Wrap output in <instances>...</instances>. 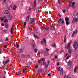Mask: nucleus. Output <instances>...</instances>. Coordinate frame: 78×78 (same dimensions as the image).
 I'll return each mask as SVG.
<instances>
[{
    "label": "nucleus",
    "mask_w": 78,
    "mask_h": 78,
    "mask_svg": "<svg viewBox=\"0 0 78 78\" xmlns=\"http://www.w3.org/2000/svg\"><path fill=\"white\" fill-rule=\"evenodd\" d=\"M71 44H72L71 42H69L68 44V46L67 47V49L69 48L68 50V51L70 55V54H71V52H72V51H71V50H70V45H71Z\"/></svg>",
    "instance_id": "nucleus-1"
},
{
    "label": "nucleus",
    "mask_w": 78,
    "mask_h": 78,
    "mask_svg": "<svg viewBox=\"0 0 78 78\" xmlns=\"http://www.w3.org/2000/svg\"><path fill=\"white\" fill-rule=\"evenodd\" d=\"M78 44L77 42H75L73 45V47L76 49H77L78 48Z\"/></svg>",
    "instance_id": "nucleus-2"
},
{
    "label": "nucleus",
    "mask_w": 78,
    "mask_h": 78,
    "mask_svg": "<svg viewBox=\"0 0 78 78\" xmlns=\"http://www.w3.org/2000/svg\"><path fill=\"white\" fill-rule=\"evenodd\" d=\"M75 2H73L72 3V2H70L69 3V7H71V6H72V8H74V7H73V6H74V5H75Z\"/></svg>",
    "instance_id": "nucleus-3"
},
{
    "label": "nucleus",
    "mask_w": 78,
    "mask_h": 78,
    "mask_svg": "<svg viewBox=\"0 0 78 78\" xmlns=\"http://www.w3.org/2000/svg\"><path fill=\"white\" fill-rule=\"evenodd\" d=\"M61 22L62 24H64V21L61 18H60L58 21V23H59Z\"/></svg>",
    "instance_id": "nucleus-4"
},
{
    "label": "nucleus",
    "mask_w": 78,
    "mask_h": 78,
    "mask_svg": "<svg viewBox=\"0 0 78 78\" xmlns=\"http://www.w3.org/2000/svg\"><path fill=\"white\" fill-rule=\"evenodd\" d=\"M77 23L78 22V19L77 18H75V17H74L73 19L72 22L73 23H75V22Z\"/></svg>",
    "instance_id": "nucleus-5"
},
{
    "label": "nucleus",
    "mask_w": 78,
    "mask_h": 78,
    "mask_svg": "<svg viewBox=\"0 0 78 78\" xmlns=\"http://www.w3.org/2000/svg\"><path fill=\"white\" fill-rule=\"evenodd\" d=\"M45 42H46V40L45 39V38H43V39L41 41V44L43 45L44 44H45Z\"/></svg>",
    "instance_id": "nucleus-6"
},
{
    "label": "nucleus",
    "mask_w": 78,
    "mask_h": 78,
    "mask_svg": "<svg viewBox=\"0 0 78 78\" xmlns=\"http://www.w3.org/2000/svg\"><path fill=\"white\" fill-rule=\"evenodd\" d=\"M9 62V60L8 59L6 60L5 62V61H3L2 63L3 64H6L7 63H8Z\"/></svg>",
    "instance_id": "nucleus-7"
},
{
    "label": "nucleus",
    "mask_w": 78,
    "mask_h": 78,
    "mask_svg": "<svg viewBox=\"0 0 78 78\" xmlns=\"http://www.w3.org/2000/svg\"><path fill=\"white\" fill-rule=\"evenodd\" d=\"M77 34V31L75 30L74 31H73V33L72 34V37H73L74 36V34Z\"/></svg>",
    "instance_id": "nucleus-8"
},
{
    "label": "nucleus",
    "mask_w": 78,
    "mask_h": 78,
    "mask_svg": "<svg viewBox=\"0 0 78 78\" xmlns=\"http://www.w3.org/2000/svg\"><path fill=\"white\" fill-rule=\"evenodd\" d=\"M36 1L35 0L34 2V10H36Z\"/></svg>",
    "instance_id": "nucleus-9"
},
{
    "label": "nucleus",
    "mask_w": 78,
    "mask_h": 78,
    "mask_svg": "<svg viewBox=\"0 0 78 78\" xmlns=\"http://www.w3.org/2000/svg\"><path fill=\"white\" fill-rule=\"evenodd\" d=\"M31 23L32 25H34L35 24L34 23V19H32L31 20Z\"/></svg>",
    "instance_id": "nucleus-10"
},
{
    "label": "nucleus",
    "mask_w": 78,
    "mask_h": 78,
    "mask_svg": "<svg viewBox=\"0 0 78 78\" xmlns=\"http://www.w3.org/2000/svg\"><path fill=\"white\" fill-rule=\"evenodd\" d=\"M63 72L64 70H63V69H61L60 71V74L61 75H62Z\"/></svg>",
    "instance_id": "nucleus-11"
},
{
    "label": "nucleus",
    "mask_w": 78,
    "mask_h": 78,
    "mask_svg": "<svg viewBox=\"0 0 78 78\" xmlns=\"http://www.w3.org/2000/svg\"><path fill=\"white\" fill-rule=\"evenodd\" d=\"M29 20H30V15H28L26 17V20L27 22H28V21H29Z\"/></svg>",
    "instance_id": "nucleus-12"
},
{
    "label": "nucleus",
    "mask_w": 78,
    "mask_h": 78,
    "mask_svg": "<svg viewBox=\"0 0 78 78\" xmlns=\"http://www.w3.org/2000/svg\"><path fill=\"white\" fill-rule=\"evenodd\" d=\"M78 66H76L75 68H74V72L75 73H76L77 72V70H78Z\"/></svg>",
    "instance_id": "nucleus-13"
},
{
    "label": "nucleus",
    "mask_w": 78,
    "mask_h": 78,
    "mask_svg": "<svg viewBox=\"0 0 78 78\" xmlns=\"http://www.w3.org/2000/svg\"><path fill=\"white\" fill-rule=\"evenodd\" d=\"M40 27L41 28V30H43L44 31H45V27H44L42 26H41Z\"/></svg>",
    "instance_id": "nucleus-14"
},
{
    "label": "nucleus",
    "mask_w": 78,
    "mask_h": 78,
    "mask_svg": "<svg viewBox=\"0 0 78 78\" xmlns=\"http://www.w3.org/2000/svg\"><path fill=\"white\" fill-rule=\"evenodd\" d=\"M23 49H20L19 51V53H22L23 52Z\"/></svg>",
    "instance_id": "nucleus-15"
},
{
    "label": "nucleus",
    "mask_w": 78,
    "mask_h": 78,
    "mask_svg": "<svg viewBox=\"0 0 78 78\" xmlns=\"http://www.w3.org/2000/svg\"><path fill=\"white\" fill-rule=\"evenodd\" d=\"M8 19L9 20H11V19H12V16H8Z\"/></svg>",
    "instance_id": "nucleus-16"
},
{
    "label": "nucleus",
    "mask_w": 78,
    "mask_h": 78,
    "mask_svg": "<svg viewBox=\"0 0 78 78\" xmlns=\"http://www.w3.org/2000/svg\"><path fill=\"white\" fill-rule=\"evenodd\" d=\"M55 27H54V26H52L51 27V30H55Z\"/></svg>",
    "instance_id": "nucleus-17"
},
{
    "label": "nucleus",
    "mask_w": 78,
    "mask_h": 78,
    "mask_svg": "<svg viewBox=\"0 0 78 78\" xmlns=\"http://www.w3.org/2000/svg\"><path fill=\"white\" fill-rule=\"evenodd\" d=\"M31 45L34 48L35 47H36V46L35 45V44L34 43H32L31 44Z\"/></svg>",
    "instance_id": "nucleus-18"
},
{
    "label": "nucleus",
    "mask_w": 78,
    "mask_h": 78,
    "mask_svg": "<svg viewBox=\"0 0 78 78\" xmlns=\"http://www.w3.org/2000/svg\"><path fill=\"white\" fill-rule=\"evenodd\" d=\"M5 28H8V24H5Z\"/></svg>",
    "instance_id": "nucleus-19"
},
{
    "label": "nucleus",
    "mask_w": 78,
    "mask_h": 78,
    "mask_svg": "<svg viewBox=\"0 0 78 78\" xmlns=\"http://www.w3.org/2000/svg\"><path fill=\"white\" fill-rule=\"evenodd\" d=\"M5 14H8V13H9V12L8 11V10H5V12H4Z\"/></svg>",
    "instance_id": "nucleus-20"
},
{
    "label": "nucleus",
    "mask_w": 78,
    "mask_h": 78,
    "mask_svg": "<svg viewBox=\"0 0 78 78\" xmlns=\"http://www.w3.org/2000/svg\"><path fill=\"white\" fill-rule=\"evenodd\" d=\"M44 64H45V62H41V65H42V66H44Z\"/></svg>",
    "instance_id": "nucleus-21"
},
{
    "label": "nucleus",
    "mask_w": 78,
    "mask_h": 78,
    "mask_svg": "<svg viewBox=\"0 0 78 78\" xmlns=\"http://www.w3.org/2000/svg\"><path fill=\"white\" fill-rule=\"evenodd\" d=\"M69 19L67 17H66L65 18V21L66 22H68L69 21Z\"/></svg>",
    "instance_id": "nucleus-22"
},
{
    "label": "nucleus",
    "mask_w": 78,
    "mask_h": 78,
    "mask_svg": "<svg viewBox=\"0 0 78 78\" xmlns=\"http://www.w3.org/2000/svg\"><path fill=\"white\" fill-rule=\"evenodd\" d=\"M17 8V6L16 5H14L13 7V9L14 10H16Z\"/></svg>",
    "instance_id": "nucleus-23"
},
{
    "label": "nucleus",
    "mask_w": 78,
    "mask_h": 78,
    "mask_svg": "<svg viewBox=\"0 0 78 78\" xmlns=\"http://www.w3.org/2000/svg\"><path fill=\"white\" fill-rule=\"evenodd\" d=\"M8 20L7 19H5L4 21V22L5 23V22H6V23H8Z\"/></svg>",
    "instance_id": "nucleus-24"
},
{
    "label": "nucleus",
    "mask_w": 78,
    "mask_h": 78,
    "mask_svg": "<svg viewBox=\"0 0 78 78\" xmlns=\"http://www.w3.org/2000/svg\"><path fill=\"white\" fill-rule=\"evenodd\" d=\"M3 47L5 48L6 49L7 48H8V46L6 45V44H5V45H4Z\"/></svg>",
    "instance_id": "nucleus-25"
},
{
    "label": "nucleus",
    "mask_w": 78,
    "mask_h": 78,
    "mask_svg": "<svg viewBox=\"0 0 78 78\" xmlns=\"http://www.w3.org/2000/svg\"><path fill=\"white\" fill-rule=\"evenodd\" d=\"M48 65H47V64H45L44 68L45 69H47V67H48Z\"/></svg>",
    "instance_id": "nucleus-26"
},
{
    "label": "nucleus",
    "mask_w": 78,
    "mask_h": 78,
    "mask_svg": "<svg viewBox=\"0 0 78 78\" xmlns=\"http://www.w3.org/2000/svg\"><path fill=\"white\" fill-rule=\"evenodd\" d=\"M50 28L48 27H45V30H48Z\"/></svg>",
    "instance_id": "nucleus-27"
},
{
    "label": "nucleus",
    "mask_w": 78,
    "mask_h": 78,
    "mask_svg": "<svg viewBox=\"0 0 78 78\" xmlns=\"http://www.w3.org/2000/svg\"><path fill=\"white\" fill-rule=\"evenodd\" d=\"M72 64V61H69L68 62V64L69 65H71Z\"/></svg>",
    "instance_id": "nucleus-28"
},
{
    "label": "nucleus",
    "mask_w": 78,
    "mask_h": 78,
    "mask_svg": "<svg viewBox=\"0 0 78 78\" xmlns=\"http://www.w3.org/2000/svg\"><path fill=\"white\" fill-rule=\"evenodd\" d=\"M34 37H35V38H36V39H38V37H37V35L34 34Z\"/></svg>",
    "instance_id": "nucleus-29"
},
{
    "label": "nucleus",
    "mask_w": 78,
    "mask_h": 78,
    "mask_svg": "<svg viewBox=\"0 0 78 78\" xmlns=\"http://www.w3.org/2000/svg\"><path fill=\"white\" fill-rule=\"evenodd\" d=\"M0 19H1V21H3V20H5V19L3 17H1Z\"/></svg>",
    "instance_id": "nucleus-30"
},
{
    "label": "nucleus",
    "mask_w": 78,
    "mask_h": 78,
    "mask_svg": "<svg viewBox=\"0 0 78 78\" xmlns=\"http://www.w3.org/2000/svg\"><path fill=\"white\" fill-rule=\"evenodd\" d=\"M70 55H68L66 58V59H69V58H70Z\"/></svg>",
    "instance_id": "nucleus-31"
},
{
    "label": "nucleus",
    "mask_w": 78,
    "mask_h": 78,
    "mask_svg": "<svg viewBox=\"0 0 78 78\" xmlns=\"http://www.w3.org/2000/svg\"><path fill=\"white\" fill-rule=\"evenodd\" d=\"M66 25H69L70 22L69 21H66Z\"/></svg>",
    "instance_id": "nucleus-32"
},
{
    "label": "nucleus",
    "mask_w": 78,
    "mask_h": 78,
    "mask_svg": "<svg viewBox=\"0 0 78 78\" xmlns=\"http://www.w3.org/2000/svg\"><path fill=\"white\" fill-rule=\"evenodd\" d=\"M24 26L23 27V28H25V26H26V25H27V23L26 22H24Z\"/></svg>",
    "instance_id": "nucleus-33"
},
{
    "label": "nucleus",
    "mask_w": 78,
    "mask_h": 78,
    "mask_svg": "<svg viewBox=\"0 0 78 78\" xmlns=\"http://www.w3.org/2000/svg\"><path fill=\"white\" fill-rule=\"evenodd\" d=\"M58 3H59L60 5L61 4V0H58Z\"/></svg>",
    "instance_id": "nucleus-34"
},
{
    "label": "nucleus",
    "mask_w": 78,
    "mask_h": 78,
    "mask_svg": "<svg viewBox=\"0 0 78 78\" xmlns=\"http://www.w3.org/2000/svg\"><path fill=\"white\" fill-rule=\"evenodd\" d=\"M52 47H56V44L55 43L53 44Z\"/></svg>",
    "instance_id": "nucleus-35"
},
{
    "label": "nucleus",
    "mask_w": 78,
    "mask_h": 78,
    "mask_svg": "<svg viewBox=\"0 0 78 78\" xmlns=\"http://www.w3.org/2000/svg\"><path fill=\"white\" fill-rule=\"evenodd\" d=\"M10 31H11V33L12 34H13V33H12V32H13V30L10 29Z\"/></svg>",
    "instance_id": "nucleus-36"
},
{
    "label": "nucleus",
    "mask_w": 78,
    "mask_h": 78,
    "mask_svg": "<svg viewBox=\"0 0 78 78\" xmlns=\"http://www.w3.org/2000/svg\"><path fill=\"white\" fill-rule=\"evenodd\" d=\"M42 61H45V58H42L41 60Z\"/></svg>",
    "instance_id": "nucleus-37"
},
{
    "label": "nucleus",
    "mask_w": 78,
    "mask_h": 78,
    "mask_svg": "<svg viewBox=\"0 0 78 78\" xmlns=\"http://www.w3.org/2000/svg\"><path fill=\"white\" fill-rule=\"evenodd\" d=\"M14 25H12V28H11L10 30H13V28H14Z\"/></svg>",
    "instance_id": "nucleus-38"
},
{
    "label": "nucleus",
    "mask_w": 78,
    "mask_h": 78,
    "mask_svg": "<svg viewBox=\"0 0 78 78\" xmlns=\"http://www.w3.org/2000/svg\"><path fill=\"white\" fill-rule=\"evenodd\" d=\"M64 42H66V37H64Z\"/></svg>",
    "instance_id": "nucleus-39"
},
{
    "label": "nucleus",
    "mask_w": 78,
    "mask_h": 78,
    "mask_svg": "<svg viewBox=\"0 0 78 78\" xmlns=\"http://www.w3.org/2000/svg\"><path fill=\"white\" fill-rule=\"evenodd\" d=\"M34 51L35 52H37V49H34Z\"/></svg>",
    "instance_id": "nucleus-40"
},
{
    "label": "nucleus",
    "mask_w": 78,
    "mask_h": 78,
    "mask_svg": "<svg viewBox=\"0 0 78 78\" xmlns=\"http://www.w3.org/2000/svg\"><path fill=\"white\" fill-rule=\"evenodd\" d=\"M20 45L19 44H16V46L17 47V48H19V47Z\"/></svg>",
    "instance_id": "nucleus-41"
},
{
    "label": "nucleus",
    "mask_w": 78,
    "mask_h": 78,
    "mask_svg": "<svg viewBox=\"0 0 78 78\" xmlns=\"http://www.w3.org/2000/svg\"><path fill=\"white\" fill-rule=\"evenodd\" d=\"M41 60H40L39 61H38V62L39 64H40L41 63Z\"/></svg>",
    "instance_id": "nucleus-42"
},
{
    "label": "nucleus",
    "mask_w": 78,
    "mask_h": 78,
    "mask_svg": "<svg viewBox=\"0 0 78 78\" xmlns=\"http://www.w3.org/2000/svg\"><path fill=\"white\" fill-rule=\"evenodd\" d=\"M62 11L63 13H65L66 12V10H62Z\"/></svg>",
    "instance_id": "nucleus-43"
},
{
    "label": "nucleus",
    "mask_w": 78,
    "mask_h": 78,
    "mask_svg": "<svg viewBox=\"0 0 78 78\" xmlns=\"http://www.w3.org/2000/svg\"><path fill=\"white\" fill-rule=\"evenodd\" d=\"M6 0H4L3 2L5 4L6 3Z\"/></svg>",
    "instance_id": "nucleus-44"
},
{
    "label": "nucleus",
    "mask_w": 78,
    "mask_h": 78,
    "mask_svg": "<svg viewBox=\"0 0 78 78\" xmlns=\"http://www.w3.org/2000/svg\"><path fill=\"white\" fill-rule=\"evenodd\" d=\"M60 69H61V68L60 67H58V71H59Z\"/></svg>",
    "instance_id": "nucleus-45"
},
{
    "label": "nucleus",
    "mask_w": 78,
    "mask_h": 78,
    "mask_svg": "<svg viewBox=\"0 0 78 78\" xmlns=\"http://www.w3.org/2000/svg\"><path fill=\"white\" fill-rule=\"evenodd\" d=\"M35 68H36V69H37V68H38V66L37 65H36L35 66Z\"/></svg>",
    "instance_id": "nucleus-46"
},
{
    "label": "nucleus",
    "mask_w": 78,
    "mask_h": 78,
    "mask_svg": "<svg viewBox=\"0 0 78 78\" xmlns=\"http://www.w3.org/2000/svg\"><path fill=\"white\" fill-rule=\"evenodd\" d=\"M9 39V38H7L6 39H5V40L6 41H8Z\"/></svg>",
    "instance_id": "nucleus-47"
},
{
    "label": "nucleus",
    "mask_w": 78,
    "mask_h": 78,
    "mask_svg": "<svg viewBox=\"0 0 78 78\" xmlns=\"http://www.w3.org/2000/svg\"><path fill=\"white\" fill-rule=\"evenodd\" d=\"M46 50L47 51V52H48V51L49 50V49L48 48H46Z\"/></svg>",
    "instance_id": "nucleus-48"
},
{
    "label": "nucleus",
    "mask_w": 78,
    "mask_h": 78,
    "mask_svg": "<svg viewBox=\"0 0 78 78\" xmlns=\"http://www.w3.org/2000/svg\"><path fill=\"white\" fill-rule=\"evenodd\" d=\"M55 58L57 59V58H58V56H57V55L55 56Z\"/></svg>",
    "instance_id": "nucleus-49"
},
{
    "label": "nucleus",
    "mask_w": 78,
    "mask_h": 78,
    "mask_svg": "<svg viewBox=\"0 0 78 78\" xmlns=\"http://www.w3.org/2000/svg\"><path fill=\"white\" fill-rule=\"evenodd\" d=\"M1 25L3 27L5 25H4V24L3 23H2L1 24Z\"/></svg>",
    "instance_id": "nucleus-50"
},
{
    "label": "nucleus",
    "mask_w": 78,
    "mask_h": 78,
    "mask_svg": "<svg viewBox=\"0 0 78 78\" xmlns=\"http://www.w3.org/2000/svg\"><path fill=\"white\" fill-rule=\"evenodd\" d=\"M2 50L0 49V54H2Z\"/></svg>",
    "instance_id": "nucleus-51"
},
{
    "label": "nucleus",
    "mask_w": 78,
    "mask_h": 78,
    "mask_svg": "<svg viewBox=\"0 0 78 78\" xmlns=\"http://www.w3.org/2000/svg\"><path fill=\"white\" fill-rule=\"evenodd\" d=\"M67 55H68V54H67V53H66V55H65V56L66 57L67 56Z\"/></svg>",
    "instance_id": "nucleus-52"
},
{
    "label": "nucleus",
    "mask_w": 78,
    "mask_h": 78,
    "mask_svg": "<svg viewBox=\"0 0 78 78\" xmlns=\"http://www.w3.org/2000/svg\"><path fill=\"white\" fill-rule=\"evenodd\" d=\"M23 73H24V72H25V69H23Z\"/></svg>",
    "instance_id": "nucleus-53"
},
{
    "label": "nucleus",
    "mask_w": 78,
    "mask_h": 78,
    "mask_svg": "<svg viewBox=\"0 0 78 78\" xmlns=\"http://www.w3.org/2000/svg\"><path fill=\"white\" fill-rule=\"evenodd\" d=\"M7 9L8 10H10V7H8Z\"/></svg>",
    "instance_id": "nucleus-54"
},
{
    "label": "nucleus",
    "mask_w": 78,
    "mask_h": 78,
    "mask_svg": "<svg viewBox=\"0 0 78 78\" xmlns=\"http://www.w3.org/2000/svg\"><path fill=\"white\" fill-rule=\"evenodd\" d=\"M31 10V8H29V11H30Z\"/></svg>",
    "instance_id": "nucleus-55"
},
{
    "label": "nucleus",
    "mask_w": 78,
    "mask_h": 78,
    "mask_svg": "<svg viewBox=\"0 0 78 78\" xmlns=\"http://www.w3.org/2000/svg\"><path fill=\"white\" fill-rule=\"evenodd\" d=\"M28 28L30 30H31V29H30V27H28Z\"/></svg>",
    "instance_id": "nucleus-56"
},
{
    "label": "nucleus",
    "mask_w": 78,
    "mask_h": 78,
    "mask_svg": "<svg viewBox=\"0 0 78 78\" xmlns=\"http://www.w3.org/2000/svg\"><path fill=\"white\" fill-rule=\"evenodd\" d=\"M3 18L5 19H6V16H4V18Z\"/></svg>",
    "instance_id": "nucleus-57"
},
{
    "label": "nucleus",
    "mask_w": 78,
    "mask_h": 78,
    "mask_svg": "<svg viewBox=\"0 0 78 78\" xmlns=\"http://www.w3.org/2000/svg\"><path fill=\"white\" fill-rule=\"evenodd\" d=\"M51 75L50 74H48V76H50Z\"/></svg>",
    "instance_id": "nucleus-58"
},
{
    "label": "nucleus",
    "mask_w": 78,
    "mask_h": 78,
    "mask_svg": "<svg viewBox=\"0 0 78 78\" xmlns=\"http://www.w3.org/2000/svg\"><path fill=\"white\" fill-rule=\"evenodd\" d=\"M49 61H47V64H49Z\"/></svg>",
    "instance_id": "nucleus-59"
},
{
    "label": "nucleus",
    "mask_w": 78,
    "mask_h": 78,
    "mask_svg": "<svg viewBox=\"0 0 78 78\" xmlns=\"http://www.w3.org/2000/svg\"><path fill=\"white\" fill-rule=\"evenodd\" d=\"M10 7H12V5H11L10 6Z\"/></svg>",
    "instance_id": "nucleus-60"
},
{
    "label": "nucleus",
    "mask_w": 78,
    "mask_h": 78,
    "mask_svg": "<svg viewBox=\"0 0 78 78\" xmlns=\"http://www.w3.org/2000/svg\"><path fill=\"white\" fill-rule=\"evenodd\" d=\"M57 65H59V63H58Z\"/></svg>",
    "instance_id": "nucleus-61"
},
{
    "label": "nucleus",
    "mask_w": 78,
    "mask_h": 78,
    "mask_svg": "<svg viewBox=\"0 0 78 78\" xmlns=\"http://www.w3.org/2000/svg\"><path fill=\"white\" fill-rule=\"evenodd\" d=\"M18 75H20V74H18Z\"/></svg>",
    "instance_id": "nucleus-62"
},
{
    "label": "nucleus",
    "mask_w": 78,
    "mask_h": 78,
    "mask_svg": "<svg viewBox=\"0 0 78 78\" xmlns=\"http://www.w3.org/2000/svg\"><path fill=\"white\" fill-rule=\"evenodd\" d=\"M66 76H64V78H65Z\"/></svg>",
    "instance_id": "nucleus-63"
},
{
    "label": "nucleus",
    "mask_w": 78,
    "mask_h": 78,
    "mask_svg": "<svg viewBox=\"0 0 78 78\" xmlns=\"http://www.w3.org/2000/svg\"><path fill=\"white\" fill-rule=\"evenodd\" d=\"M77 20H78V17H77Z\"/></svg>",
    "instance_id": "nucleus-64"
}]
</instances>
